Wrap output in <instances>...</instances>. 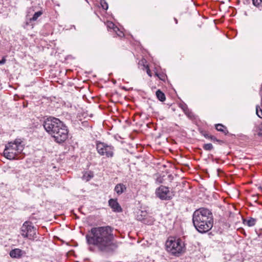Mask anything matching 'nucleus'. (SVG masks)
<instances>
[{"instance_id": "1", "label": "nucleus", "mask_w": 262, "mask_h": 262, "mask_svg": "<svg viewBox=\"0 0 262 262\" xmlns=\"http://www.w3.org/2000/svg\"><path fill=\"white\" fill-rule=\"evenodd\" d=\"M85 239L91 252L97 248L101 252H111L118 247V242L115 241L113 228L110 226L92 228L86 233Z\"/></svg>"}, {"instance_id": "2", "label": "nucleus", "mask_w": 262, "mask_h": 262, "mask_svg": "<svg viewBox=\"0 0 262 262\" xmlns=\"http://www.w3.org/2000/svg\"><path fill=\"white\" fill-rule=\"evenodd\" d=\"M192 223L195 228L200 233H206L211 229L213 225L212 212L206 208L196 210L192 215Z\"/></svg>"}, {"instance_id": "3", "label": "nucleus", "mask_w": 262, "mask_h": 262, "mask_svg": "<svg viewBox=\"0 0 262 262\" xmlns=\"http://www.w3.org/2000/svg\"><path fill=\"white\" fill-rule=\"evenodd\" d=\"M166 251L171 255L179 257L186 251L185 242L180 238L170 236L165 243Z\"/></svg>"}, {"instance_id": "4", "label": "nucleus", "mask_w": 262, "mask_h": 262, "mask_svg": "<svg viewBox=\"0 0 262 262\" xmlns=\"http://www.w3.org/2000/svg\"><path fill=\"white\" fill-rule=\"evenodd\" d=\"M63 123L57 118L49 117L44 121L43 125L46 132L51 136Z\"/></svg>"}, {"instance_id": "5", "label": "nucleus", "mask_w": 262, "mask_h": 262, "mask_svg": "<svg viewBox=\"0 0 262 262\" xmlns=\"http://www.w3.org/2000/svg\"><path fill=\"white\" fill-rule=\"evenodd\" d=\"M69 130L66 125L63 123L59 128L53 133L51 136L54 141L58 143L64 142L68 138Z\"/></svg>"}, {"instance_id": "6", "label": "nucleus", "mask_w": 262, "mask_h": 262, "mask_svg": "<svg viewBox=\"0 0 262 262\" xmlns=\"http://www.w3.org/2000/svg\"><path fill=\"white\" fill-rule=\"evenodd\" d=\"M96 149L98 154L101 156H105L107 158H112L114 156V147L111 145L97 141Z\"/></svg>"}, {"instance_id": "7", "label": "nucleus", "mask_w": 262, "mask_h": 262, "mask_svg": "<svg viewBox=\"0 0 262 262\" xmlns=\"http://www.w3.org/2000/svg\"><path fill=\"white\" fill-rule=\"evenodd\" d=\"M21 234L24 237L33 240L36 237V228L31 222L26 221L21 228Z\"/></svg>"}, {"instance_id": "8", "label": "nucleus", "mask_w": 262, "mask_h": 262, "mask_svg": "<svg viewBox=\"0 0 262 262\" xmlns=\"http://www.w3.org/2000/svg\"><path fill=\"white\" fill-rule=\"evenodd\" d=\"M156 194L157 197L162 200H170L174 194L171 192L168 187L161 185L156 190Z\"/></svg>"}, {"instance_id": "9", "label": "nucleus", "mask_w": 262, "mask_h": 262, "mask_svg": "<svg viewBox=\"0 0 262 262\" xmlns=\"http://www.w3.org/2000/svg\"><path fill=\"white\" fill-rule=\"evenodd\" d=\"M3 154L4 156L9 160L16 159L17 156L19 154V153L16 152V151L14 150V148H11L6 145L5 146Z\"/></svg>"}, {"instance_id": "10", "label": "nucleus", "mask_w": 262, "mask_h": 262, "mask_svg": "<svg viewBox=\"0 0 262 262\" xmlns=\"http://www.w3.org/2000/svg\"><path fill=\"white\" fill-rule=\"evenodd\" d=\"M108 205L112 209L113 211L117 212L122 211V208L117 202V199H111L108 200Z\"/></svg>"}, {"instance_id": "11", "label": "nucleus", "mask_w": 262, "mask_h": 262, "mask_svg": "<svg viewBox=\"0 0 262 262\" xmlns=\"http://www.w3.org/2000/svg\"><path fill=\"white\" fill-rule=\"evenodd\" d=\"M140 215H137V219L138 220L141 221L143 222V223L146 224H151L153 223V220L150 219L149 221H147L146 218H145V216L147 214V212L146 211H140Z\"/></svg>"}, {"instance_id": "12", "label": "nucleus", "mask_w": 262, "mask_h": 262, "mask_svg": "<svg viewBox=\"0 0 262 262\" xmlns=\"http://www.w3.org/2000/svg\"><path fill=\"white\" fill-rule=\"evenodd\" d=\"M23 253L24 252L21 249L15 248L10 251V255L12 258H19L22 256Z\"/></svg>"}, {"instance_id": "13", "label": "nucleus", "mask_w": 262, "mask_h": 262, "mask_svg": "<svg viewBox=\"0 0 262 262\" xmlns=\"http://www.w3.org/2000/svg\"><path fill=\"white\" fill-rule=\"evenodd\" d=\"M126 190V186L122 183H119L117 184L114 188V191L119 195L123 193Z\"/></svg>"}, {"instance_id": "14", "label": "nucleus", "mask_w": 262, "mask_h": 262, "mask_svg": "<svg viewBox=\"0 0 262 262\" xmlns=\"http://www.w3.org/2000/svg\"><path fill=\"white\" fill-rule=\"evenodd\" d=\"M6 145L11 148H14V150L16 151V152L19 154H20L23 150V145H19L17 144V143H13L12 142H10Z\"/></svg>"}, {"instance_id": "15", "label": "nucleus", "mask_w": 262, "mask_h": 262, "mask_svg": "<svg viewBox=\"0 0 262 262\" xmlns=\"http://www.w3.org/2000/svg\"><path fill=\"white\" fill-rule=\"evenodd\" d=\"M215 128L217 131L222 132L225 135L228 134V130H227V127L222 124H216Z\"/></svg>"}, {"instance_id": "16", "label": "nucleus", "mask_w": 262, "mask_h": 262, "mask_svg": "<svg viewBox=\"0 0 262 262\" xmlns=\"http://www.w3.org/2000/svg\"><path fill=\"white\" fill-rule=\"evenodd\" d=\"M94 177V174L92 171H89L85 172L82 177V180L88 182L90 181Z\"/></svg>"}, {"instance_id": "17", "label": "nucleus", "mask_w": 262, "mask_h": 262, "mask_svg": "<svg viewBox=\"0 0 262 262\" xmlns=\"http://www.w3.org/2000/svg\"><path fill=\"white\" fill-rule=\"evenodd\" d=\"M156 96L158 100L161 102H163L165 100L166 97L164 93L162 92L160 90H158L156 92Z\"/></svg>"}, {"instance_id": "18", "label": "nucleus", "mask_w": 262, "mask_h": 262, "mask_svg": "<svg viewBox=\"0 0 262 262\" xmlns=\"http://www.w3.org/2000/svg\"><path fill=\"white\" fill-rule=\"evenodd\" d=\"M243 223L247 225L249 227H252L255 225L256 223V219L250 217L249 220H243Z\"/></svg>"}, {"instance_id": "19", "label": "nucleus", "mask_w": 262, "mask_h": 262, "mask_svg": "<svg viewBox=\"0 0 262 262\" xmlns=\"http://www.w3.org/2000/svg\"><path fill=\"white\" fill-rule=\"evenodd\" d=\"M201 133L206 139H210L211 140L215 142V140H216V138L214 136L209 135V134L207 133L206 132H203V131L201 132Z\"/></svg>"}, {"instance_id": "20", "label": "nucleus", "mask_w": 262, "mask_h": 262, "mask_svg": "<svg viewBox=\"0 0 262 262\" xmlns=\"http://www.w3.org/2000/svg\"><path fill=\"white\" fill-rule=\"evenodd\" d=\"M43 12L42 11H39L34 13L33 17L30 18L31 21H35L37 18L42 14Z\"/></svg>"}, {"instance_id": "21", "label": "nucleus", "mask_w": 262, "mask_h": 262, "mask_svg": "<svg viewBox=\"0 0 262 262\" xmlns=\"http://www.w3.org/2000/svg\"><path fill=\"white\" fill-rule=\"evenodd\" d=\"M203 148L205 150L210 151L213 148V147L211 143H207L204 144Z\"/></svg>"}, {"instance_id": "22", "label": "nucleus", "mask_w": 262, "mask_h": 262, "mask_svg": "<svg viewBox=\"0 0 262 262\" xmlns=\"http://www.w3.org/2000/svg\"><path fill=\"white\" fill-rule=\"evenodd\" d=\"M256 114L258 117L262 119V110L258 105L256 106Z\"/></svg>"}, {"instance_id": "23", "label": "nucleus", "mask_w": 262, "mask_h": 262, "mask_svg": "<svg viewBox=\"0 0 262 262\" xmlns=\"http://www.w3.org/2000/svg\"><path fill=\"white\" fill-rule=\"evenodd\" d=\"M261 126L259 125L256 128L255 132H256L257 135L259 137H262V128Z\"/></svg>"}, {"instance_id": "24", "label": "nucleus", "mask_w": 262, "mask_h": 262, "mask_svg": "<svg viewBox=\"0 0 262 262\" xmlns=\"http://www.w3.org/2000/svg\"><path fill=\"white\" fill-rule=\"evenodd\" d=\"M100 4L103 9L107 10L108 9L107 3L105 2V0H101Z\"/></svg>"}, {"instance_id": "25", "label": "nucleus", "mask_w": 262, "mask_h": 262, "mask_svg": "<svg viewBox=\"0 0 262 262\" xmlns=\"http://www.w3.org/2000/svg\"><path fill=\"white\" fill-rule=\"evenodd\" d=\"M252 3L254 6L258 7L262 3V0H252Z\"/></svg>"}, {"instance_id": "26", "label": "nucleus", "mask_w": 262, "mask_h": 262, "mask_svg": "<svg viewBox=\"0 0 262 262\" xmlns=\"http://www.w3.org/2000/svg\"><path fill=\"white\" fill-rule=\"evenodd\" d=\"M6 57L4 56L2 60H0V65L4 64L6 63Z\"/></svg>"}, {"instance_id": "27", "label": "nucleus", "mask_w": 262, "mask_h": 262, "mask_svg": "<svg viewBox=\"0 0 262 262\" xmlns=\"http://www.w3.org/2000/svg\"><path fill=\"white\" fill-rule=\"evenodd\" d=\"M13 143H17V144L19 145H21V142L19 141V140H15L13 142H12Z\"/></svg>"}, {"instance_id": "28", "label": "nucleus", "mask_w": 262, "mask_h": 262, "mask_svg": "<svg viewBox=\"0 0 262 262\" xmlns=\"http://www.w3.org/2000/svg\"><path fill=\"white\" fill-rule=\"evenodd\" d=\"M215 141L218 142L220 144H222L224 143V141H223L217 139L216 138V140H215Z\"/></svg>"}, {"instance_id": "29", "label": "nucleus", "mask_w": 262, "mask_h": 262, "mask_svg": "<svg viewBox=\"0 0 262 262\" xmlns=\"http://www.w3.org/2000/svg\"><path fill=\"white\" fill-rule=\"evenodd\" d=\"M259 95H262V83H261V86H260V91H259Z\"/></svg>"}, {"instance_id": "30", "label": "nucleus", "mask_w": 262, "mask_h": 262, "mask_svg": "<svg viewBox=\"0 0 262 262\" xmlns=\"http://www.w3.org/2000/svg\"><path fill=\"white\" fill-rule=\"evenodd\" d=\"M147 73L148 74L149 76H151L149 69H148L147 70Z\"/></svg>"}, {"instance_id": "31", "label": "nucleus", "mask_w": 262, "mask_h": 262, "mask_svg": "<svg viewBox=\"0 0 262 262\" xmlns=\"http://www.w3.org/2000/svg\"><path fill=\"white\" fill-rule=\"evenodd\" d=\"M174 21H175L176 23L178 24V20H177V19L174 18Z\"/></svg>"}, {"instance_id": "32", "label": "nucleus", "mask_w": 262, "mask_h": 262, "mask_svg": "<svg viewBox=\"0 0 262 262\" xmlns=\"http://www.w3.org/2000/svg\"><path fill=\"white\" fill-rule=\"evenodd\" d=\"M111 25L112 26H110V27H113L114 26V24L113 23H111Z\"/></svg>"}, {"instance_id": "33", "label": "nucleus", "mask_w": 262, "mask_h": 262, "mask_svg": "<svg viewBox=\"0 0 262 262\" xmlns=\"http://www.w3.org/2000/svg\"><path fill=\"white\" fill-rule=\"evenodd\" d=\"M260 125L261 126V128H262V123Z\"/></svg>"}, {"instance_id": "34", "label": "nucleus", "mask_w": 262, "mask_h": 262, "mask_svg": "<svg viewBox=\"0 0 262 262\" xmlns=\"http://www.w3.org/2000/svg\"><path fill=\"white\" fill-rule=\"evenodd\" d=\"M260 96H261V101H262V95H260Z\"/></svg>"}]
</instances>
